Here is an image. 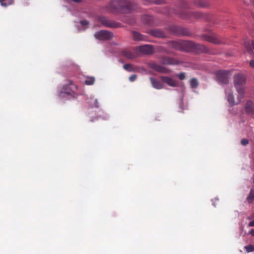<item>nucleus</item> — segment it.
Returning <instances> with one entry per match:
<instances>
[{
	"instance_id": "obj_12",
	"label": "nucleus",
	"mask_w": 254,
	"mask_h": 254,
	"mask_svg": "<svg viewBox=\"0 0 254 254\" xmlns=\"http://www.w3.org/2000/svg\"><path fill=\"white\" fill-rule=\"evenodd\" d=\"M161 61L163 64L167 65H177L180 63L178 60L168 56L162 57Z\"/></svg>"
},
{
	"instance_id": "obj_8",
	"label": "nucleus",
	"mask_w": 254,
	"mask_h": 254,
	"mask_svg": "<svg viewBox=\"0 0 254 254\" xmlns=\"http://www.w3.org/2000/svg\"><path fill=\"white\" fill-rule=\"evenodd\" d=\"M99 21L104 26L109 28H116L122 26L120 23L111 20L106 17H100Z\"/></svg>"
},
{
	"instance_id": "obj_35",
	"label": "nucleus",
	"mask_w": 254,
	"mask_h": 254,
	"mask_svg": "<svg viewBox=\"0 0 254 254\" xmlns=\"http://www.w3.org/2000/svg\"><path fill=\"white\" fill-rule=\"evenodd\" d=\"M126 22L130 24V25H133V24L135 23V21L134 19H133V20H127V19H126Z\"/></svg>"
},
{
	"instance_id": "obj_5",
	"label": "nucleus",
	"mask_w": 254,
	"mask_h": 254,
	"mask_svg": "<svg viewBox=\"0 0 254 254\" xmlns=\"http://www.w3.org/2000/svg\"><path fill=\"white\" fill-rule=\"evenodd\" d=\"M77 89V86L75 85L72 80H68L67 83L64 85L60 91L59 95L61 98H64L68 95L74 97L75 91Z\"/></svg>"
},
{
	"instance_id": "obj_43",
	"label": "nucleus",
	"mask_w": 254,
	"mask_h": 254,
	"mask_svg": "<svg viewBox=\"0 0 254 254\" xmlns=\"http://www.w3.org/2000/svg\"><path fill=\"white\" fill-rule=\"evenodd\" d=\"M251 1L252 2L253 5H254V0H251Z\"/></svg>"
},
{
	"instance_id": "obj_30",
	"label": "nucleus",
	"mask_w": 254,
	"mask_h": 254,
	"mask_svg": "<svg viewBox=\"0 0 254 254\" xmlns=\"http://www.w3.org/2000/svg\"><path fill=\"white\" fill-rule=\"evenodd\" d=\"M147 2L154 3L156 4H161L163 2L164 0H146Z\"/></svg>"
},
{
	"instance_id": "obj_16",
	"label": "nucleus",
	"mask_w": 254,
	"mask_h": 254,
	"mask_svg": "<svg viewBox=\"0 0 254 254\" xmlns=\"http://www.w3.org/2000/svg\"><path fill=\"white\" fill-rule=\"evenodd\" d=\"M132 36L133 39L134 41H147V37L146 36L143 35L140 33L133 31H132Z\"/></svg>"
},
{
	"instance_id": "obj_14",
	"label": "nucleus",
	"mask_w": 254,
	"mask_h": 254,
	"mask_svg": "<svg viewBox=\"0 0 254 254\" xmlns=\"http://www.w3.org/2000/svg\"><path fill=\"white\" fill-rule=\"evenodd\" d=\"M161 80L166 83L167 85L171 87H177L178 86V82L174 80L173 78L165 76L160 77Z\"/></svg>"
},
{
	"instance_id": "obj_15",
	"label": "nucleus",
	"mask_w": 254,
	"mask_h": 254,
	"mask_svg": "<svg viewBox=\"0 0 254 254\" xmlns=\"http://www.w3.org/2000/svg\"><path fill=\"white\" fill-rule=\"evenodd\" d=\"M150 66L151 68L159 72L167 73L170 72V70L165 67L155 63L150 64Z\"/></svg>"
},
{
	"instance_id": "obj_42",
	"label": "nucleus",
	"mask_w": 254,
	"mask_h": 254,
	"mask_svg": "<svg viewBox=\"0 0 254 254\" xmlns=\"http://www.w3.org/2000/svg\"><path fill=\"white\" fill-rule=\"evenodd\" d=\"M14 0H9V4H12L13 3Z\"/></svg>"
},
{
	"instance_id": "obj_31",
	"label": "nucleus",
	"mask_w": 254,
	"mask_h": 254,
	"mask_svg": "<svg viewBox=\"0 0 254 254\" xmlns=\"http://www.w3.org/2000/svg\"><path fill=\"white\" fill-rule=\"evenodd\" d=\"M6 0H0V3L3 6H7V5H10L9 4V0H7V2H4Z\"/></svg>"
},
{
	"instance_id": "obj_17",
	"label": "nucleus",
	"mask_w": 254,
	"mask_h": 254,
	"mask_svg": "<svg viewBox=\"0 0 254 254\" xmlns=\"http://www.w3.org/2000/svg\"><path fill=\"white\" fill-rule=\"evenodd\" d=\"M169 45L172 48L182 51L183 41H172L169 43Z\"/></svg>"
},
{
	"instance_id": "obj_39",
	"label": "nucleus",
	"mask_w": 254,
	"mask_h": 254,
	"mask_svg": "<svg viewBox=\"0 0 254 254\" xmlns=\"http://www.w3.org/2000/svg\"><path fill=\"white\" fill-rule=\"evenodd\" d=\"M249 226L251 227L254 226V220L250 222Z\"/></svg>"
},
{
	"instance_id": "obj_24",
	"label": "nucleus",
	"mask_w": 254,
	"mask_h": 254,
	"mask_svg": "<svg viewBox=\"0 0 254 254\" xmlns=\"http://www.w3.org/2000/svg\"><path fill=\"white\" fill-rule=\"evenodd\" d=\"M94 82L95 78L94 77H87L84 81V84L87 85H92Z\"/></svg>"
},
{
	"instance_id": "obj_21",
	"label": "nucleus",
	"mask_w": 254,
	"mask_h": 254,
	"mask_svg": "<svg viewBox=\"0 0 254 254\" xmlns=\"http://www.w3.org/2000/svg\"><path fill=\"white\" fill-rule=\"evenodd\" d=\"M244 44L247 52L250 54L252 53V49L254 50V41L252 40L251 42L245 41Z\"/></svg>"
},
{
	"instance_id": "obj_10",
	"label": "nucleus",
	"mask_w": 254,
	"mask_h": 254,
	"mask_svg": "<svg viewBox=\"0 0 254 254\" xmlns=\"http://www.w3.org/2000/svg\"><path fill=\"white\" fill-rule=\"evenodd\" d=\"M201 38L203 40L215 44H219L221 43L219 38L214 33H211L210 34H202L201 36Z\"/></svg>"
},
{
	"instance_id": "obj_33",
	"label": "nucleus",
	"mask_w": 254,
	"mask_h": 254,
	"mask_svg": "<svg viewBox=\"0 0 254 254\" xmlns=\"http://www.w3.org/2000/svg\"><path fill=\"white\" fill-rule=\"evenodd\" d=\"M248 140L245 138L242 139L241 141V143L243 145H246L248 144Z\"/></svg>"
},
{
	"instance_id": "obj_32",
	"label": "nucleus",
	"mask_w": 254,
	"mask_h": 254,
	"mask_svg": "<svg viewBox=\"0 0 254 254\" xmlns=\"http://www.w3.org/2000/svg\"><path fill=\"white\" fill-rule=\"evenodd\" d=\"M178 77L180 80H184L186 78V74L184 72H181L178 75Z\"/></svg>"
},
{
	"instance_id": "obj_22",
	"label": "nucleus",
	"mask_w": 254,
	"mask_h": 254,
	"mask_svg": "<svg viewBox=\"0 0 254 254\" xmlns=\"http://www.w3.org/2000/svg\"><path fill=\"white\" fill-rule=\"evenodd\" d=\"M192 2L194 5L200 7H204L208 5L204 0H194Z\"/></svg>"
},
{
	"instance_id": "obj_25",
	"label": "nucleus",
	"mask_w": 254,
	"mask_h": 254,
	"mask_svg": "<svg viewBox=\"0 0 254 254\" xmlns=\"http://www.w3.org/2000/svg\"><path fill=\"white\" fill-rule=\"evenodd\" d=\"M227 100L231 106H233L235 104L234 97L232 94H228L227 96Z\"/></svg>"
},
{
	"instance_id": "obj_28",
	"label": "nucleus",
	"mask_w": 254,
	"mask_h": 254,
	"mask_svg": "<svg viewBox=\"0 0 254 254\" xmlns=\"http://www.w3.org/2000/svg\"><path fill=\"white\" fill-rule=\"evenodd\" d=\"M247 200L249 203H251L254 200V190H252L248 196L247 197Z\"/></svg>"
},
{
	"instance_id": "obj_7",
	"label": "nucleus",
	"mask_w": 254,
	"mask_h": 254,
	"mask_svg": "<svg viewBox=\"0 0 254 254\" xmlns=\"http://www.w3.org/2000/svg\"><path fill=\"white\" fill-rule=\"evenodd\" d=\"M217 78L220 83L228 84L230 71L229 70H220L216 73Z\"/></svg>"
},
{
	"instance_id": "obj_9",
	"label": "nucleus",
	"mask_w": 254,
	"mask_h": 254,
	"mask_svg": "<svg viewBox=\"0 0 254 254\" xmlns=\"http://www.w3.org/2000/svg\"><path fill=\"white\" fill-rule=\"evenodd\" d=\"M94 37L100 40H108L113 37V34L107 30H100L94 34Z\"/></svg>"
},
{
	"instance_id": "obj_18",
	"label": "nucleus",
	"mask_w": 254,
	"mask_h": 254,
	"mask_svg": "<svg viewBox=\"0 0 254 254\" xmlns=\"http://www.w3.org/2000/svg\"><path fill=\"white\" fill-rule=\"evenodd\" d=\"M149 80L152 86L155 89H161L163 88V84L159 80L150 77Z\"/></svg>"
},
{
	"instance_id": "obj_29",
	"label": "nucleus",
	"mask_w": 254,
	"mask_h": 254,
	"mask_svg": "<svg viewBox=\"0 0 254 254\" xmlns=\"http://www.w3.org/2000/svg\"><path fill=\"white\" fill-rule=\"evenodd\" d=\"M123 68L127 70V71H132L133 70V68L132 67V66L131 64H125L124 65H123Z\"/></svg>"
},
{
	"instance_id": "obj_20",
	"label": "nucleus",
	"mask_w": 254,
	"mask_h": 254,
	"mask_svg": "<svg viewBox=\"0 0 254 254\" xmlns=\"http://www.w3.org/2000/svg\"><path fill=\"white\" fill-rule=\"evenodd\" d=\"M245 110L248 114L254 115V104L251 101L247 102L245 106Z\"/></svg>"
},
{
	"instance_id": "obj_11",
	"label": "nucleus",
	"mask_w": 254,
	"mask_h": 254,
	"mask_svg": "<svg viewBox=\"0 0 254 254\" xmlns=\"http://www.w3.org/2000/svg\"><path fill=\"white\" fill-rule=\"evenodd\" d=\"M139 51L140 52L146 55H151L155 52L153 46L151 45L140 46L139 47Z\"/></svg>"
},
{
	"instance_id": "obj_40",
	"label": "nucleus",
	"mask_w": 254,
	"mask_h": 254,
	"mask_svg": "<svg viewBox=\"0 0 254 254\" xmlns=\"http://www.w3.org/2000/svg\"><path fill=\"white\" fill-rule=\"evenodd\" d=\"M96 120H98V118L97 117H95L92 119L90 120V122H94Z\"/></svg>"
},
{
	"instance_id": "obj_13",
	"label": "nucleus",
	"mask_w": 254,
	"mask_h": 254,
	"mask_svg": "<svg viewBox=\"0 0 254 254\" xmlns=\"http://www.w3.org/2000/svg\"><path fill=\"white\" fill-rule=\"evenodd\" d=\"M147 33L157 38H165L166 37L165 32L159 29H150L148 31Z\"/></svg>"
},
{
	"instance_id": "obj_27",
	"label": "nucleus",
	"mask_w": 254,
	"mask_h": 254,
	"mask_svg": "<svg viewBox=\"0 0 254 254\" xmlns=\"http://www.w3.org/2000/svg\"><path fill=\"white\" fill-rule=\"evenodd\" d=\"M244 248L248 253L254 252V245H249L246 246Z\"/></svg>"
},
{
	"instance_id": "obj_36",
	"label": "nucleus",
	"mask_w": 254,
	"mask_h": 254,
	"mask_svg": "<svg viewBox=\"0 0 254 254\" xmlns=\"http://www.w3.org/2000/svg\"><path fill=\"white\" fill-rule=\"evenodd\" d=\"M80 23L82 26H86L88 24V22L86 20H81Z\"/></svg>"
},
{
	"instance_id": "obj_23",
	"label": "nucleus",
	"mask_w": 254,
	"mask_h": 254,
	"mask_svg": "<svg viewBox=\"0 0 254 254\" xmlns=\"http://www.w3.org/2000/svg\"><path fill=\"white\" fill-rule=\"evenodd\" d=\"M123 56L129 59H132L135 58V55L129 51L125 50L123 52Z\"/></svg>"
},
{
	"instance_id": "obj_4",
	"label": "nucleus",
	"mask_w": 254,
	"mask_h": 254,
	"mask_svg": "<svg viewBox=\"0 0 254 254\" xmlns=\"http://www.w3.org/2000/svg\"><path fill=\"white\" fill-rule=\"evenodd\" d=\"M246 82L245 76L241 74H236L234 76L235 86L239 94V102L244 97V85Z\"/></svg>"
},
{
	"instance_id": "obj_19",
	"label": "nucleus",
	"mask_w": 254,
	"mask_h": 254,
	"mask_svg": "<svg viewBox=\"0 0 254 254\" xmlns=\"http://www.w3.org/2000/svg\"><path fill=\"white\" fill-rule=\"evenodd\" d=\"M142 21L149 26H153L154 25V21L153 17L148 15H143L141 17Z\"/></svg>"
},
{
	"instance_id": "obj_38",
	"label": "nucleus",
	"mask_w": 254,
	"mask_h": 254,
	"mask_svg": "<svg viewBox=\"0 0 254 254\" xmlns=\"http://www.w3.org/2000/svg\"><path fill=\"white\" fill-rule=\"evenodd\" d=\"M250 65L252 67H254V60H251L250 62Z\"/></svg>"
},
{
	"instance_id": "obj_41",
	"label": "nucleus",
	"mask_w": 254,
	"mask_h": 254,
	"mask_svg": "<svg viewBox=\"0 0 254 254\" xmlns=\"http://www.w3.org/2000/svg\"><path fill=\"white\" fill-rule=\"evenodd\" d=\"M251 234L254 236V229H252L251 231Z\"/></svg>"
},
{
	"instance_id": "obj_1",
	"label": "nucleus",
	"mask_w": 254,
	"mask_h": 254,
	"mask_svg": "<svg viewBox=\"0 0 254 254\" xmlns=\"http://www.w3.org/2000/svg\"><path fill=\"white\" fill-rule=\"evenodd\" d=\"M190 8V5L187 2L181 0L177 2L173 9V12L178 15L180 18L185 19H197L205 18V15L199 12H189L187 10Z\"/></svg>"
},
{
	"instance_id": "obj_6",
	"label": "nucleus",
	"mask_w": 254,
	"mask_h": 254,
	"mask_svg": "<svg viewBox=\"0 0 254 254\" xmlns=\"http://www.w3.org/2000/svg\"><path fill=\"white\" fill-rule=\"evenodd\" d=\"M169 32L177 35L187 36L190 34L189 31L184 28L176 25H172L168 28Z\"/></svg>"
},
{
	"instance_id": "obj_26",
	"label": "nucleus",
	"mask_w": 254,
	"mask_h": 254,
	"mask_svg": "<svg viewBox=\"0 0 254 254\" xmlns=\"http://www.w3.org/2000/svg\"><path fill=\"white\" fill-rule=\"evenodd\" d=\"M190 84L192 88H195L198 86V81L195 78H192L190 81Z\"/></svg>"
},
{
	"instance_id": "obj_3",
	"label": "nucleus",
	"mask_w": 254,
	"mask_h": 254,
	"mask_svg": "<svg viewBox=\"0 0 254 254\" xmlns=\"http://www.w3.org/2000/svg\"><path fill=\"white\" fill-rule=\"evenodd\" d=\"M182 51H200L203 53H209V49L203 45L195 43L190 41H183Z\"/></svg>"
},
{
	"instance_id": "obj_37",
	"label": "nucleus",
	"mask_w": 254,
	"mask_h": 254,
	"mask_svg": "<svg viewBox=\"0 0 254 254\" xmlns=\"http://www.w3.org/2000/svg\"><path fill=\"white\" fill-rule=\"evenodd\" d=\"M94 105L95 107H96V108H98L99 107V103H98L97 99L94 100Z\"/></svg>"
},
{
	"instance_id": "obj_2",
	"label": "nucleus",
	"mask_w": 254,
	"mask_h": 254,
	"mask_svg": "<svg viewBox=\"0 0 254 254\" xmlns=\"http://www.w3.org/2000/svg\"><path fill=\"white\" fill-rule=\"evenodd\" d=\"M108 8L112 12H130L137 9V5L127 0H112Z\"/></svg>"
},
{
	"instance_id": "obj_34",
	"label": "nucleus",
	"mask_w": 254,
	"mask_h": 254,
	"mask_svg": "<svg viewBox=\"0 0 254 254\" xmlns=\"http://www.w3.org/2000/svg\"><path fill=\"white\" fill-rule=\"evenodd\" d=\"M136 78V75L135 74H133L129 76V80L131 82L134 81Z\"/></svg>"
},
{
	"instance_id": "obj_44",
	"label": "nucleus",
	"mask_w": 254,
	"mask_h": 254,
	"mask_svg": "<svg viewBox=\"0 0 254 254\" xmlns=\"http://www.w3.org/2000/svg\"><path fill=\"white\" fill-rule=\"evenodd\" d=\"M252 34V37H254V35L253 34Z\"/></svg>"
}]
</instances>
